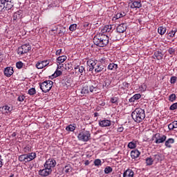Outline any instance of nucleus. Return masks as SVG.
<instances>
[{
	"label": "nucleus",
	"mask_w": 177,
	"mask_h": 177,
	"mask_svg": "<svg viewBox=\"0 0 177 177\" xmlns=\"http://www.w3.org/2000/svg\"><path fill=\"white\" fill-rule=\"evenodd\" d=\"M122 85H123L124 88H129V86H130L129 83H128L127 82H123Z\"/></svg>",
	"instance_id": "obj_55"
},
{
	"label": "nucleus",
	"mask_w": 177,
	"mask_h": 177,
	"mask_svg": "<svg viewBox=\"0 0 177 177\" xmlns=\"http://www.w3.org/2000/svg\"><path fill=\"white\" fill-rule=\"evenodd\" d=\"M89 164H91V162H89V160H86V161L84 162V165H88Z\"/></svg>",
	"instance_id": "obj_61"
},
{
	"label": "nucleus",
	"mask_w": 177,
	"mask_h": 177,
	"mask_svg": "<svg viewBox=\"0 0 177 177\" xmlns=\"http://www.w3.org/2000/svg\"><path fill=\"white\" fill-rule=\"evenodd\" d=\"M27 157H28V162H30V161H32V160L37 158V153L32 152V153H30L26 154Z\"/></svg>",
	"instance_id": "obj_24"
},
{
	"label": "nucleus",
	"mask_w": 177,
	"mask_h": 177,
	"mask_svg": "<svg viewBox=\"0 0 177 177\" xmlns=\"http://www.w3.org/2000/svg\"><path fill=\"white\" fill-rule=\"evenodd\" d=\"M111 172H113V168H111V167L108 166L104 169L105 174H110Z\"/></svg>",
	"instance_id": "obj_39"
},
{
	"label": "nucleus",
	"mask_w": 177,
	"mask_h": 177,
	"mask_svg": "<svg viewBox=\"0 0 177 177\" xmlns=\"http://www.w3.org/2000/svg\"><path fill=\"white\" fill-rule=\"evenodd\" d=\"M50 174H52V169H46V167L39 171V175H40V176H49Z\"/></svg>",
	"instance_id": "obj_9"
},
{
	"label": "nucleus",
	"mask_w": 177,
	"mask_h": 177,
	"mask_svg": "<svg viewBox=\"0 0 177 177\" xmlns=\"http://www.w3.org/2000/svg\"><path fill=\"white\" fill-rule=\"evenodd\" d=\"M131 117L135 121V122H137V124H140L145 118H146V113H145V109H142L141 108H137L132 113H131Z\"/></svg>",
	"instance_id": "obj_2"
},
{
	"label": "nucleus",
	"mask_w": 177,
	"mask_h": 177,
	"mask_svg": "<svg viewBox=\"0 0 177 177\" xmlns=\"http://www.w3.org/2000/svg\"><path fill=\"white\" fill-rule=\"evenodd\" d=\"M177 77L175 76H172L170 79L171 84H175L176 82Z\"/></svg>",
	"instance_id": "obj_49"
},
{
	"label": "nucleus",
	"mask_w": 177,
	"mask_h": 177,
	"mask_svg": "<svg viewBox=\"0 0 177 177\" xmlns=\"http://www.w3.org/2000/svg\"><path fill=\"white\" fill-rule=\"evenodd\" d=\"M23 66H24V64H23V62H18L16 63V67L17 68H23Z\"/></svg>",
	"instance_id": "obj_45"
},
{
	"label": "nucleus",
	"mask_w": 177,
	"mask_h": 177,
	"mask_svg": "<svg viewBox=\"0 0 177 177\" xmlns=\"http://www.w3.org/2000/svg\"><path fill=\"white\" fill-rule=\"evenodd\" d=\"M95 73H105V71H107V68L106 67L101 66L100 64H98L95 68Z\"/></svg>",
	"instance_id": "obj_17"
},
{
	"label": "nucleus",
	"mask_w": 177,
	"mask_h": 177,
	"mask_svg": "<svg viewBox=\"0 0 177 177\" xmlns=\"http://www.w3.org/2000/svg\"><path fill=\"white\" fill-rule=\"evenodd\" d=\"M28 93L30 95V96H32V95H35L36 91L35 88H31L28 90Z\"/></svg>",
	"instance_id": "obj_41"
},
{
	"label": "nucleus",
	"mask_w": 177,
	"mask_h": 177,
	"mask_svg": "<svg viewBox=\"0 0 177 177\" xmlns=\"http://www.w3.org/2000/svg\"><path fill=\"white\" fill-rule=\"evenodd\" d=\"M94 165H95V167H99L100 165H102V160H100V159H96L94 161Z\"/></svg>",
	"instance_id": "obj_46"
},
{
	"label": "nucleus",
	"mask_w": 177,
	"mask_h": 177,
	"mask_svg": "<svg viewBox=\"0 0 177 177\" xmlns=\"http://www.w3.org/2000/svg\"><path fill=\"white\" fill-rule=\"evenodd\" d=\"M111 103L114 104H118V97H112L110 100Z\"/></svg>",
	"instance_id": "obj_37"
},
{
	"label": "nucleus",
	"mask_w": 177,
	"mask_h": 177,
	"mask_svg": "<svg viewBox=\"0 0 177 177\" xmlns=\"http://www.w3.org/2000/svg\"><path fill=\"white\" fill-rule=\"evenodd\" d=\"M100 64L102 66V67H105V68H106L107 67V64Z\"/></svg>",
	"instance_id": "obj_62"
},
{
	"label": "nucleus",
	"mask_w": 177,
	"mask_h": 177,
	"mask_svg": "<svg viewBox=\"0 0 177 177\" xmlns=\"http://www.w3.org/2000/svg\"><path fill=\"white\" fill-rule=\"evenodd\" d=\"M24 99H26V97H24V95H20L18 97V102H24Z\"/></svg>",
	"instance_id": "obj_51"
},
{
	"label": "nucleus",
	"mask_w": 177,
	"mask_h": 177,
	"mask_svg": "<svg viewBox=\"0 0 177 177\" xmlns=\"http://www.w3.org/2000/svg\"><path fill=\"white\" fill-rule=\"evenodd\" d=\"M62 74H63V72H62V71H55V72L52 75V77H53V78H56L57 77H60V75H62Z\"/></svg>",
	"instance_id": "obj_35"
},
{
	"label": "nucleus",
	"mask_w": 177,
	"mask_h": 177,
	"mask_svg": "<svg viewBox=\"0 0 177 177\" xmlns=\"http://www.w3.org/2000/svg\"><path fill=\"white\" fill-rule=\"evenodd\" d=\"M18 160L20 161V162H28L27 154L20 155L18 158Z\"/></svg>",
	"instance_id": "obj_22"
},
{
	"label": "nucleus",
	"mask_w": 177,
	"mask_h": 177,
	"mask_svg": "<svg viewBox=\"0 0 177 177\" xmlns=\"http://www.w3.org/2000/svg\"><path fill=\"white\" fill-rule=\"evenodd\" d=\"M25 152L27 153V151H30V150H31V147L30 146H26L25 147Z\"/></svg>",
	"instance_id": "obj_56"
},
{
	"label": "nucleus",
	"mask_w": 177,
	"mask_h": 177,
	"mask_svg": "<svg viewBox=\"0 0 177 177\" xmlns=\"http://www.w3.org/2000/svg\"><path fill=\"white\" fill-rule=\"evenodd\" d=\"M111 31H113V26L111 25H106L104 26L101 30V32L97 33L93 37L94 45H96V46H99L100 48H104V46H107V45H109L110 38L105 34L106 32H111Z\"/></svg>",
	"instance_id": "obj_1"
},
{
	"label": "nucleus",
	"mask_w": 177,
	"mask_h": 177,
	"mask_svg": "<svg viewBox=\"0 0 177 177\" xmlns=\"http://www.w3.org/2000/svg\"><path fill=\"white\" fill-rule=\"evenodd\" d=\"M140 156V152L138 149L131 151V158H138Z\"/></svg>",
	"instance_id": "obj_23"
},
{
	"label": "nucleus",
	"mask_w": 177,
	"mask_h": 177,
	"mask_svg": "<svg viewBox=\"0 0 177 177\" xmlns=\"http://www.w3.org/2000/svg\"><path fill=\"white\" fill-rule=\"evenodd\" d=\"M61 53H62V49H59L56 51L57 56H59V55H61Z\"/></svg>",
	"instance_id": "obj_59"
},
{
	"label": "nucleus",
	"mask_w": 177,
	"mask_h": 177,
	"mask_svg": "<svg viewBox=\"0 0 177 177\" xmlns=\"http://www.w3.org/2000/svg\"><path fill=\"white\" fill-rule=\"evenodd\" d=\"M169 110H171V111L177 110V102L171 104L169 107Z\"/></svg>",
	"instance_id": "obj_47"
},
{
	"label": "nucleus",
	"mask_w": 177,
	"mask_h": 177,
	"mask_svg": "<svg viewBox=\"0 0 177 177\" xmlns=\"http://www.w3.org/2000/svg\"><path fill=\"white\" fill-rule=\"evenodd\" d=\"M3 109H4L6 113H11V111H12V108H10V106L8 105L3 106Z\"/></svg>",
	"instance_id": "obj_40"
},
{
	"label": "nucleus",
	"mask_w": 177,
	"mask_h": 177,
	"mask_svg": "<svg viewBox=\"0 0 177 177\" xmlns=\"http://www.w3.org/2000/svg\"><path fill=\"white\" fill-rule=\"evenodd\" d=\"M160 158H161V155H159V154H155L153 158V161H156V162L160 161Z\"/></svg>",
	"instance_id": "obj_44"
},
{
	"label": "nucleus",
	"mask_w": 177,
	"mask_h": 177,
	"mask_svg": "<svg viewBox=\"0 0 177 177\" xmlns=\"http://www.w3.org/2000/svg\"><path fill=\"white\" fill-rule=\"evenodd\" d=\"M31 50V46L29 44H26L19 47L17 49L18 55H24V53H28Z\"/></svg>",
	"instance_id": "obj_6"
},
{
	"label": "nucleus",
	"mask_w": 177,
	"mask_h": 177,
	"mask_svg": "<svg viewBox=\"0 0 177 177\" xmlns=\"http://www.w3.org/2000/svg\"><path fill=\"white\" fill-rule=\"evenodd\" d=\"M154 56L157 59V60H161L162 59L164 55H162L161 52L158 51L154 53Z\"/></svg>",
	"instance_id": "obj_30"
},
{
	"label": "nucleus",
	"mask_w": 177,
	"mask_h": 177,
	"mask_svg": "<svg viewBox=\"0 0 177 177\" xmlns=\"http://www.w3.org/2000/svg\"><path fill=\"white\" fill-rule=\"evenodd\" d=\"M153 162H154V160L153 159V158H151V156L146 158L147 165H149V166L153 165Z\"/></svg>",
	"instance_id": "obj_32"
},
{
	"label": "nucleus",
	"mask_w": 177,
	"mask_h": 177,
	"mask_svg": "<svg viewBox=\"0 0 177 177\" xmlns=\"http://www.w3.org/2000/svg\"><path fill=\"white\" fill-rule=\"evenodd\" d=\"M127 16V13L125 12H120L117 13L113 19H115V20H118V19H121V17H125Z\"/></svg>",
	"instance_id": "obj_25"
},
{
	"label": "nucleus",
	"mask_w": 177,
	"mask_h": 177,
	"mask_svg": "<svg viewBox=\"0 0 177 177\" xmlns=\"http://www.w3.org/2000/svg\"><path fill=\"white\" fill-rule=\"evenodd\" d=\"M82 95H86L89 93V86L88 84H84L82 86V91H81Z\"/></svg>",
	"instance_id": "obj_16"
},
{
	"label": "nucleus",
	"mask_w": 177,
	"mask_h": 177,
	"mask_svg": "<svg viewBox=\"0 0 177 177\" xmlns=\"http://www.w3.org/2000/svg\"><path fill=\"white\" fill-rule=\"evenodd\" d=\"M77 138L80 142H88L91 139V132L83 130L79 133Z\"/></svg>",
	"instance_id": "obj_4"
},
{
	"label": "nucleus",
	"mask_w": 177,
	"mask_h": 177,
	"mask_svg": "<svg viewBox=\"0 0 177 177\" xmlns=\"http://www.w3.org/2000/svg\"><path fill=\"white\" fill-rule=\"evenodd\" d=\"M97 89V85H96V83L93 82L92 84H88L89 92H91V93H93V92H96Z\"/></svg>",
	"instance_id": "obj_19"
},
{
	"label": "nucleus",
	"mask_w": 177,
	"mask_h": 177,
	"mask_svg": "<svg viewBox=\"0 0 177 177\" xmlns=\"http://www.w3.org/2000/svg\"><path fill=\"white\" fill-rule=\"evenodd\" d=\"M168 128L169 131H174V129H175V127H174V124L172 122L168 125Z\"/></svg>",
	"instance_id": "obj_52"
},
{
	"label": "nucleus",
	"mask_w": 177,
	"mask_h": 177,
	"mask_svg": "<svg viewBox=\"0 0 177 177\" xmlns=\"http://www.w3.org/2000/svg\"><path fill=\"white\" fill-rule=\"evenodd\" d=\"M128 147L129 149H135V147H136V144L133 142H130L128 144Z\"/></svg>",
	"instance_id": "obj_43"
},
{
	"label": "nucleus",
	"mask_w": 177,
	"mask_h": 177,
	"mask_svg": "<svg viewBox=\"0 0 177 177\" xmlns=\"http://www.w3.org/2000/svg\"><path fill=\"white\" fill-rule=\"evenodd\" d=\"M52 86H53V82L50 80L44 81L39 84V88L44 93L49 92L52 89Z\"/></svg>",
	"instance_id": "obj_3"
},
{
	"label": "nucleus",
	"mask_w": 177,
	"mask_h": 177,
	"mask_svg": "<svg viewBox=\"0 0 177 177\" xmlns=\"http://www.w3.org/2000/svg\"><path fill=\"white\" fill-rule=\"evenodd\" d=\"M140 97H142V95H140V93L135 94L129 100V103H135V102H136V100H139Z\"/></svg>",
	"instance_id": "obj_18"
},
{
	"label": "nucleus",
	"mask_w": 177,
	"mask_h": 177,
	"mask_svg": "<svg viewBox=\"0 0 177 177\" xmlns=\"http://www.w3.org/2000/svg\"><path fill=\"white\" fill-rule=\"evenodd\" d=\"M130 5L131 9H140L142 8V2L140 1H133L129 3Z\"/></svg>",
	"instance_id": "obj_11"
},
{
	"label": "nucleus",
	"mask_w": 177,
	"mask_h": 177,
	"mask_svg": "<svg viewBox=\"0 0 177 177\" xmlns=\"http://www.w3.org/2000/svg\"><path fill=\"white\" fill-rule=\"evenodd\" d=\"M123 131H124V127H118V129H117L118 132H122Z\"/></svg>",
	"instance_id": "obj_58"
},
{
	"label": "nucleus",
	"mask_w": 177,
	"mask_h": 177,
	"mask_svg": "<svg viewBox=\"0 0 177 177\" xmlns=\"http://www.w3.org/2000/svg\"><path fill=\"white\" fill-rule=\"evenodd\" d=\"M62 67H64V65H63V64H62L61 66H57V70H60V68H62Z\"/></svg>",
	"instance_id": "obj_63"
},
{
	"label": "nucleus",
	"mask_w": 177,
	"mask_h": 177,
	"mask_svg": "<svg viewBox=\"0 0 177 177\" xmlns=\"http://www.w3.org/2000/svg\"><path fill=\"white\" fill-rule=\"evenodd\" d=\"M16 136H17L16 132L12 133V138H16Z\"/></svg>",
	"instance_id": "obj_64"
},
{
	"label": "nucleus",
	"mask_w": 177,
	"mask_h": 177,
	"mask_svg": "<svg viewBox=\"0 0 177 177\" xmlns=\"http://www.w3.org/2000/svg\"><path fill=\"white\" fill-rule=\"evenodd\" d=\"M117 32L122 33L125 32L127 31V24H121L119 26H118L116 28Z\"/></svg>",
	"instance_id": "obj_14"
},
{
	"label": "nucleus",
	"mask_w": 177,
	"mask_h": 177,
	"mask_svg": "<svg viewBox=\"0 0 177 177\" xmlns=\"http://www.w3.org/2000/svg\"><path fill=\"white\" fill-rule=\"evenodd\" d=\"M168 53H169V55H175V49L170 48L168 50Z\"/></svg>",
	"instance_id": "obj_50"
},
{
	"label": "nucleus",
	"mask_w": 177,
	"mask_h": 177,
	"mask_svg": "<svg viewBox=\"0 0 177 177\" xmlns=\"http://www.w3.org/2000/svg\"><path fill=\"white\" fill-rule=\"evenodd\" d=\"M107 68H108V70H110L111 71H115V70H117V68H118V65L117 64L112 62L108 65Z\"/></svg>",
	"instance_id": "obj_21"
},
{
	"label": "nucleus",
	"mask_w": 177,
	"mask_h": 177,
	"mask_svg": "<svg viewBox=\"0 0 177 177\" xmlns=\"http://www.w3.org/2000/svg\"><path fill=\"white\" fill-rule=\"evenodd\" d=\"M173 126L175 128H177V120H174V122H172Z\"/></svg>",
	"instance_id": "obj_60"
},
{
	"label": "nucleus",
	"mask_w": 177,
	"mask_h": 177,
	"mask_svg": "<svg viewBox=\"0 0 177 177\" xmlns=\"http://www.w3.org/2000/svg\"><path fill=\"white\" fill-rule=\"evenodd\" d=\"M4 73V75H6V77H12V75H13V73H15V71H13V67L12 66H8L6 68H4L3 71Z\"/></svg>",
	"instance_id": "obj_12"
},
{
	"label": "nucleus",
	"mask_w": 177,
	"mask_h": 177,
	"mask_svg": "<svg viewBox=\"0 0 177 177\" xmlns=\"http://www.w3.org/2000/svg\"><path fill=\"white\" fill-rule=\"evenodd\" d=\"M97 64V60L90 59L87 61V66L88 67V71H93L95 70V66Z\"/></svg>",
	"instance_id": "obj_8"
},
{
	"label": "nucleus",
	"mask_w": 177,
	"mask_h": 177,
	"mask_svg": "<svg viewBox=\"0 0 177 177\" xmlns=\"http://www.w3.org/2000/svg\"><path fill=\"white\" fill-rule=\"evenodd\" d=\"M152 140H155L154 143L156 145H160L167 140V136L158 133L153 136Z\"/></svg>",
	"instance_id": "obj_5"
},
{
	"label": "nucleus",
	"mask_w": 177,
	"mask_h": 177,
	"mask_svg": "<svg viewBox=\"0 0 177 177\" xmlns=\"http://www.w3.org/2000/svg\"><path fill=\"white\" fill-rule=\"evenodd\" d=\"M63 171H64L66 174H70V172L73 171V167H71V165H66L63 168Z\"/></svg>",
	"instance_id": "obj_27"
},
{
	"label": "nucleus",
	"mask_w": 177,
	"mask_h": 177,
	"mask_svg": "<svg viewBox=\"0 0 177 177\" xmlns=\"http://www.w3.org/2000/svg\"><path fill=\"white\" fill-rule=\"evenodd\" d=\"M177 30L176 28H173L169 32V36L171 37V38L175 37V34H176Z\"/></svg>",
	"instance_id": "obj_38"
},
{
	"label": "nucleus",
	"mask_w": 177,
	"mask_h": 177,
	"mask_svg": "<svg viewBox=\"0 0 177 177\" xmlns=\"http://www.w3.org/2000/svg\"><path fill=\"white\" fill-rule=\"evenodd\" d=\"M158 34H160V35H164V34H165V32H167V28H164L162 26H160L158 28Z\"/></svg>",
	"instance_id": "obj_29"
},
{
	"label": "nucleus",
	"mask_w": 177,
	"mask_h": 177,
	"mask_svg": "<svg viewBox=\"0 0 177 177\" xmlns=\"http://www.w3.org/2000/svg\"><path fill=\"white\" fill-rule=\"evenodd\" d=\"M111 85V81L106 80L104 81V83L103 84L102 86L103 88H106V89H109V87Z\"/></svg>",
	"instance_id": "obj_34"
},
{
	"label": "nucleus",
	"mask_w": 177,
	"mask_h": 177,
	"mask_svg": "<svg viewBox=\"0 0 177 177\" xmlns=\"http://www.w3.org/2000/svg\"><path fill=\"white\" fill-rule=\"evenodd\" d=\"M174 143H175V139L168 138L167 140H165V146L168 149H171V147H172L171 145H174Z\"/></svg>",
	"instance_id": "obj_15"
},
{
	"label": "nucleus",
	"mask_w": 177,
	"mask_h": 177,
	"mask_svg": "<svg viewBox=\"0 0 177 177\" xmlns=\"http://www.w3.org/2000/svg\"><path fill=\"white\" fill-rule=\"evenodd\" d=\"M64 68H65V70H66V71H70V70H71V68H73V64H71V63H67L66 62Z\"/></svg>",
	"instance_id": "obj_33"
},
{
	"label": "nucleus",
	"mask_w": 177,
	"mask_h": 177,
	"mask_svg": "<svg viewBox=\"0 0 177 177\" xmlns=\"http://www.w3.org/2000/svg\"><path fill=\"white\" fill-rule=\"evenodd\" d=\"M70 31H75L77 30V24H73L69 26Z\"/></svg>",
	"instance_id": "obj_42"
},
{
	"label": "nucleus",
	"mask_w": 177,
	"mask_h": 177,
	"mask_svg": "<svg viewBox=\"0 0 177 177\" xmlns=\"http://www.w3.org/2000/svg\"><path fill=\"white\" fill-rule=\"evenodd\" d=\"M169 102H175L176 100V95L175 93H172L169 96Z\"/></svg>",
	"instance_id": "obj_36"
},
{
	"label": "nucleus",
	"mask_w": 177,
	"mask_h": 177,
	"mask_svg": "<svg viewBox=\"0 0 177 177\" xmlns=\"http://www.w3.org/2000/svg\"><path fill=\"white\" fill-rule=\"evenodd\" d=\"M56 160L53 158L48 159L46 162L44 164V168L46 169H52V168H55L56 167Z\"/></svg>",
	"instance_id": "obj_7"
},
{
	"label": "nucleus",
	"mask_w": 177,
	"mask_h": 177,
	"mask_svg": "<svg viewBox=\"0 0 177 177\" xmlns=\"http://www.w3.org/2000/svg\"><path fill=\"white\" fill-rule=\"evenodd\" d=\"M84 71L85 72V67H84V66H81L79 67V73H84Z\"/></svg>",
	"instance_id": "obj_53"
},
{
	"label": "nucleus",
	"mask_w": 177,
	"mask_h": 177,
	"mask_svg": "<svg viewBox=\"0 0 177 177\" xmlns=\"http://www.w3.org/2000/svg\"><path fill=\"white\" fill-rule=\"evenodd\" d=\"M67 60V57L66 55L59 56L57 57V61L59 64H62V63H64Z\"/></svg>",
	"instance_id": "obj_26"
},
{
	"label": "nucleus",
	"mask_w": 177,
	"mask_h": 177,
	"mask_svg": "<svg viewBox=\"0 0 177 177\" xmlns=\"http://www.w3.org/2000/svg\"><path fill=\"white\" fill-rule=\"evenodd\" d=\"M134 173L133 171L131 169H127L123 173V177H133Z\"/></svg>",
	"instance_id": "obj_20"
},
{
	"label": "nucleus",
	"mask_w": 177,
	"mask_h": 177,
	"mask_svg": "<svg viewBox=\"0 0 177 177\" xmlns=\"http://www.w3.org/2000/svg\"><path fill=\"white\" fill-rule=\"evenodd\" d=\"M99 62L101 64H109V63L110 62V59L109 58L103 57L102 58H100L99 59Z\"/></svg>",
	"instance_id": "obj_28"
},
{
	"label": "nucleus",
	"mask_w": 177,
	"mask_h": 177,
	"mask_svg": "<svg viewBox=\"0 0 177 177\" xmlns=\"http://www.w3.org/2000/svg\"><path fill=\"white\" fill-rule=\"evenodd\" d=\"M111 39H113V41H117V37L114 38V33L112 32L111 35Z\"/></svg>",
	"instance_id": "obj_57"
},
{
	"label": "nucleus",
	"mask_w": 177,
	"mask_h": 177,
	"mask_svg": "<svg viewBox=\"0 0 177 177\" xmlns=\"http://www.w3.org/2000/svg\"><path fill=\"white\" fill-rule=\"evenodd\" d=\"M5 8H6V9H8V10L12 8V7L5 6V3H4V4H2L0 6V11L2 12V10H3V9H5Z\"/></svg>",
	"instance_id": "obj_48"
},
{
	"label": "nucleus",
	"mask_w": 177,
	"mask_h": 177,
	"mask_svg": "<svg viewBox=\"0 0 177 177\" xmlns=\"http://www.w3.org/2000/svg\"><path fill=\"white\" fill-rule=\"evenodd\" d=\"M1 5H5L8 2H12V0H0Z\"/></svg>",
	"instance_id": "obj_54"
},
{
	"label": "nucleus",
	"mask_w": 177,
	"mask_h": 177,
	"mask_svg": "<svg viewBox=\"0 0 177 177\" xmlns=\"http://www.w3.org/2000/svg\"><path fill=\"white\" fill-rule=\"evenodd\" d=\"M66 131L68 132H74L75 131V126L70 124L66 127Z\"/></svg>",
	"instance_id": "obj_31"
},
{
	"label": "nucleus",
	"mask_w": 177,
	"mask_h": 177,
	"mask_svg": "<svg viewBox=\"0 0 177 177\" xmlns=\"http://www.w3.org/2000/svg\"><path fill=\"white\" fill-rule=\"evenodd\" d=\"M99 125L102 127V128H104L106 127H110L111 125V121L110 120L104 119L102 120H99Z\"/></svg>",
	"instance_id": "obj_13"
},
{
	"label": "nucleus",
	"mask_w": 177,
	"mask_h": 177,
	"mask_svg": "<svg viewBox=\"0 0 177 177\" xmlns=\"http://www.w3.org/2000/svg\"><path fill=\"white\" fill-rule=\"evenodd\" d=\"M49 65V61L48 60H44V61H40V62H37L36 63V68H38V70L39 69H42L44 68V67H46V66Z\"/></svg>",
	"instance_id": "obj_10"
}]
</instances>
